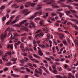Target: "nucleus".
I'll use <instances>...</instances> for the list:
<instances>
[{
  "label": "nucleus",
  "instance_id": "nucleus-1",
  "mask_svg": "<svg viewBox=\"0 0 78 78\" xmlns=\"http://www.w3.org/2000/svg\"><path fill=\"white\" fill-rule=\"evenodd\" d=\"M19 16H17L16 18V20H14L13 21H12V20H9L6 23V24L8 25H12L13 23H16V22H17V21L19 20Z\"/></svg>",
  "mask_w": 78,
  "mask_h": 78
},
{
  "label": "nucleus",
  "instance_id": "nucleus-2",
  "mask_svg": "<svg viewBox=\"0 0 78 78\" xmlns=\"http://www.w3.org/2000/svg\"><path fill=\"white\" fill-rule=\"evenodd\" d=\"M44 2H46V4L47 5H52V6H54L56 5V3L55 2H49L50 1L48 0H44L43 1Z\"/></svg>",
  "mask_w": 78,
  "mask_h": 78
},
{
  "label": "nucleus",
  "instance_id": "nucleus-3",
  "mask_svg": "<svg viewBox=\"0 0 78 78\" xmlns=\"http://www.w3.org/2000/svg\"><path fill=\"white\" fill-rule=\"evenodd\" d=\"M30 11L28 12V10L27 9L23 10L22 12V14H25V15H27L28 14H30Z\"/></svg>",
  "mask_w": 78,
  "mask_h": 78
},
{
  "label": "nucleus",
  "instance_id": "nucleus-4",
  "mask_svg": "<svg viewBox=\"0 0 78 78\" xmlns=\"http://www.w3.org/2000/svg\"><path fill=\"white\" fill-rule=\"evenodd\" d=\"M26 4L27 5H30L32 7H34V5H36V3H31V2H27L26 3Z\"/></svg>",
  "mask_w": 78,
  "mask_h": 78
},
{
  "label": "nucleus",
  "instance_id": "nucleus-5",
  "mask_svg": "<svg viewBox=\"0 0 78 78\" xmlns=\"http://www.w3.org/2000/svg\"><path fill=\"white\" fill-rule=\"evenodd\" d=\"M71 25L72 27H73V28L74 27L75 28L76 30H78V27L76 25L72 23Z\"/></svg>",
  "mask_w": 78,
  "mask_h": 78
},
{
  "label": "nucleus",
  "instance_id": "nucleus-6",
  "mask_svg": "<svg viewBox=\"0 0 78 78\" xmlns=\"http://www.w3.org/2000/svg\"><path fill=\"white\" fill-rule=\"evenodd\" d=\"M70 20L74 22L76 25H78V21H77L75 19H71Z\"/></svg>",
  "mask_w": 78,
  "mask_h": 78
},
{
  "label": "nucleus",
  "instance_id": "nucleus-7",
  "mask_svg": "<svg viewBox=\"0 0 78 78\" xmlns=\"http://www.w3.org/2000/svg\"><path fill=\"white\" fill-rule=\"evenodd\" d=\"M22 25V23H19V24H16L13 25V27H20Z\"/></svg>",
  "mask_w": 78,
  "mask_h": 78
},
{
  "label": "nucleus",
  "instance_id": "nucleus-8",
  "mask_svg": "<svg viewBox=\"0 0 78 78\" xmlns=\"http://www.w3.org/2000/svg\"><path fill=\"white\" fill-rule=\"evenodd\" d=\"M59 37L60 39H63L64 37H65L64 35L62 34H60Z\"/></svg>",
  "mask_w": 78,
  "mask_h": 78
},
{
  "label": "nucleus",
  "instance_id": "nucleus-9",
  "mask_svg": "<svg viewBox=\"0 0 78 78\" xmlns=\"http://www.w3.org/2000/svg\"><path fill=\"white\" fill-rule=\"evenodd\" d=\"M10 48L11 49H12L13 48V47L12 46V44H8L7 46V48Z\"/></svg>",
  "mask_w": 78,
  "mask_h": 78
},
{
  "label": "nucleus",
  "instance_id": "nucleus-10",
  "mask_svg": "<svg viewBox=\"0 0 78 78\" xmlns=\"http://www.w3.org/2000/svg\"><path fill=\"white\" fill-rule=\"evenodd\" d=\"M38 53L39 54V55L40 56H43V52H42V51L41 50L38 51Z\"/></svg>",
  "mask_w": 78,
  "mask_h": 78
},
{
  "label": "nucleus",
  "instance_id": "nucleus-11",
  "mask_svg": "<svg viewBox=\"0 0 78 78\" xmlns=\"http://www.w3.org/2000/svg\"><path fill=\"white\" fill-rule=\"evenodd\" d=\"M52 72L53 73H54V74H58V72L57 70H56V69L53 70Z\"/></svg>",
  "mask_w": 78,
  "mask_h": 78
},
{
  "label": "nucleus",
  "instance_id": "nucleus-12",
  "mask_svg": "<svg viewBox=\"0 0 78 78\" xmlns=\"http://www.w3.org/2000/svg\"><path fill=\"white\" fill-rule=\"evenodd\" d=\"M40 9H42V6H41L40 5H38L37 8H36V9L37 10H39Z\"/></svg>",
  "mask_w": 78,
  "mask_h": 78
},
{
  "label": "nucleus",
  "instance_id": "nucleus-13",
  "mask_svg": "<svg viewBox=\"0 0 78 78\" xmlns=\"http://www.w3.org/2000/svg\"><path fill=\"white\" fill-rule=\"evenodd\" d=\"M33 55L34 56V57H35V58H39V59H40L41 58V57L38 56H37L36 54H33Z\"/></svg>",
  "mask_w": 78,
  "mask_h": 78
},
{
  "label": "nucleus",
  "instance_id": "nucleus-14",
  "mask_svg": "<svg viewBox=\"0 0 78 78\" xmlns=\"http://www.w3.org/2000/svg\"><path fill=\"white\" fill-rule=\"evenodd\" d=\"M1 38L2 40V42H3V39L4 38V37L3 35L2 34H1Z\"/></svg>",
  "mask_w": 78,
  "mask_h": 78
},
{
  "label": "nucleus",
  "instance_id": "nucleus-15",
  "mask_svg": "<svg viewBox=\"0 0 78 78\" xmlns=\"http://www.w3.org/2000/svg\"><path fill=\"white\" fill-rule=\"evenodd\" d=\"M11 75H12V76H15V77H17V78L20 77V76H19L18 75H16L13 74H12Z\"/></svg>",
  "mask_w": 78,
  "mask_h": 78
},
{
  "label": "nucleus",
  "instance_id": "nucleus-16",
  "mask_svg": "<svg viewBox=\"0 0 78 78\" xmlns=\"http://www.w3.org/2000/svg\"><path fill=\"white\" fill-rule=\"evenodd\" d=\"M37 34V35H36L35 36V38H37V37L38 36L39 37H40V36H41V34Z\"/></svg>",
  "mask_w": 78,
  "mask_h": 78
},
{
  "label": "nucleus",
  "instance_id": "nucleus-17",
  "mask_svg": "<svg viewBox=\"0 0 78 78\" xmlns=\"http://www.w3.org/2000/svg\"><path fill=\"white\" fill-rule=\"evenodd\" d=\"M36 17V16H30V17L29 18V19H30V20H32V19H33L34 18V17Z\"/></svg>",
  "mask_w": 78,
  "mask_h": 78
},
{
  "label": "nucleus",
  "instance_id": "nucleus-18",
  "mask_svg": "<svg viewBox=\"0 0 78 78\" xmlns=\"http://www.w3.org/2000/svg\"><path fill=\"white\" fill-rule=\"evenodd\" d=\"M14 70L16 72H19V71H20V69L18 68H15L14 69Z\"/></svg>",
  "mask_w": 78,
  "mask_h": 78
},
{
  "label": "nucleus",
  "instance_id": "nucleus-19",
  "mask_svg": "<svg viewBox=\"0 0 78 78\" xmlns=\"http://www.w3.org/2000/svg\"><path fill=\"white\" fill-rule=\"evenodd\" d=\"M52 67L54 70H56V68L55 65L54 66H52Z\"/></svg>",
  "mask_w": 78,
  "mask_h": 78
},
{
  "label": "nucleus",
  "instance_id": "nucleus-20",
  "mask_svg": "<svg viewBox=\"0 0 78 78\" xmlns=\"http://www.w3.org/2000/svg\"><path fill=\"white\" fill-rule=\"evenodd\" d=\"M5 6L4 5H2L0 9L1 10H3V9H5Z\"/></svg>",
  "mask_w": 78,
  "mask_h": 78
},
{
  "label": "nucleus",
  "instance_id": "nucleus-21",
  "mask_svg": "<svg viewBox=\"0 0 78 78\" xmlns=\"http://www.w3.org/2000/svg\"><path fill=\"white\" fill-rule=\"evenodd\" d=\"M55 77L57 78H63V77H62L61 76L59 75H57L55 76Z\"/></svg>",
  "mask_w": 78,
  "mask_h": 78
},
{
  "label": "nucleus",
  "instance_id": "nucleus-22",
  "mask_svg": "<svg viewBox=\"0 0 78 78\" xmlns=\"http://www.w3.org/2000/svg\"><path fill=\"white\" fill-rule=\"evenodd\" d=\"M20 48H24L25 47H24V45H23V44H21L20 45Z\"/></svg>",
  "mask_w": 78,
  "mask_h": 78
},
{
  "label": "nucleus",
  "instance_id": "nucleus-23",
  "mask_svg": "<svg viewBox=\"0 0 78 78\" xmlns=\"http://www.w3.org/2000/svg\"><path fill=\"white\" fill-rule=\"evenodd\" d=\"M27 21V20H24L22 22V23H21V24L22 25L23 23H25Z\"/></svg>",
  "mask_w": 78,
  "mask_h": 78
},
{
  "label": "nucleus",
  "instance_id": "nucleus-24",
  "mask_svg": "<svg viewBox=\"0 0 78 78\" xmlns=\"http://www.w3.org/2000/svg\"><path fill=\"white\" fill-rule=\"evenodd\" d=\"M21 40L23 42H24V43H25V44H27V42L24 41V38L23 37H22L21 38Z\"/></svg>",
  "mask_w": 78,
  "mask_h": 78
},
{
  "label": "nucleus",
  "instance_id": "nucleus-25",
  "mask_svg": "<svg viewBox=\"0 0 78 78\" xmlns=\"http://www.w3.org/2000/svg\"><path fill=\"white\" fill-rule=\"evenodd\" d=\"M40 24L41 26H43L44 23H43V21H41L40 22Z\"/></svg>",
  "mask_w": 78,
  "mask_h": 78
},
{
  "label": "nucleus",
  "instance_id": "nucleus-26",
  "mask_svg": "<svg viewBox=\"0 0 78 78\" xmlns=\"http://www.w3.org/2000/svg\"><path fill=\"white\" fill-rule=\"evenodd\" d=\"M2 59L3 60V61H5L6 62L8 61V59L6 58H2Z\"/></svg>",
  "mask_w": 78,
  "mask_h": 78
},
{
  "label": "nucleus",
  "instance_id": "nucleus-27",
  "mask_svg": "<svg viewBox=\"0 0 78 78\" xmlns=\"http://www.w3.org/2000/svg\"><path fill=\"white\" fill-rule=\"evenodd\" d=\"M6 11L7 14H8L9 12H10V9H7Z\"/></svg>",
  "mask_w": 78,
  "mask_h": 78
},
{
  "label": "nucleus",
  "instance_id": "nucleus-28",
  "mask_svg": "<svg viewBox=\"0 0 78 78\" xmlns=\"http://www.w3.org/2000/svg\"><path fill=\"white\" fill-rule=\"evenodd\" d=\"M66 13V14H70V12L69 11H68L67 10L65 11H64Z\"/></svg>",
  "mask_w": 78,
  "mask_h": 78
},
{
  "label": "nucleus",
  "instance_id": "nucleus-29",
  "mask_svg": "<svg viewBox=\"0 0 78 78\" xmlns=\"http://www.w3.org/2000/svg\"><path fill=\"white\" fill-rule=\"evenodd\" d=\"M46 10L48 11H52L53 10L51 9H46Z\"/></svg>",
  "mask_w": 78,
  "mask_h": 78
},
{
  "label": "nucleus",
  "instance_id": "nucleus-30",
  "mask_svg": "<svg viewBox=\"0 0 78 78\" xmlns=\"http://www.w3.org/2000/svg\"><path fill=\"white\" fill-rule=\"evenodd\" d=\"M62 15H64V14H62V13H60L59 14V16L60 18H61L62 17Z\"/></svg>",
  "mask_w": 78,
  "mask_h": 78
},
{
  "label": "nucleus",
  "instance_id": "nucleus-31",
  "mask_svg": "<svg viewBox=\"0 0 78 78\" xmlns=\"http://www.w3.org/2000/svg\"><path fill=\"white\" fill-rule=\"evenodd\" d=\"M24 59H25V60H24V61H26V62H28V61L29 60V59L27 58L24 57Z\"/></svg>",
  "mask_w": 78,
  "mask_h": 78
},
{
  "label": "nucleus",
  "instance_id": "nucleus-32",
  "mask_svg": "<svg viewBox=\"0 0 78 78\" xmlns=\"http://www.w3.org/2000/svg\"><path fill=\"white\" fill-rule=\"evenodd\" d=\"M49 19L51 20L52 21H55V19L52 17H50L49 18Z\"/></svg>",
  "mask_w": 78,
  "mask_h": 78
},
{
  "label": "nucleus",
  "instance_id": "nucleus-33",
  "mask_svg": "<svg viewBox=\"0 0 78 78\" xmlns=\"http://www.w3.org/2000/svg\"><path fill=\"white\" fill-rule=\"evenodd\" d=\"M63 44H64V45H67V41H63Z\"/></svg>",
  "mask_w": 78,
  "mask_h": 78
},
{
  "label": "nucleus",
  "instance_id": "nucleus-34",
  "mask_svg": "<svg viewBox=\"0 0 78 78\" xmlns=\"http://www.w3.org/2000/svg\"><path fill=\"white\" fill-rule=\"evenodd\" d=\"M6 17L5 16H3L2 18V20L3 21H5V20H6Z\"/></svg>",
  "mask_w": 78,
  "mask_h": 78
},
{
  "label": "nucleus",
  "instance_id": "nucleus-35",
  "mask_svg": "<svg viewBox=\"0 0 78 78\" xmlns=\"http://www.w3.org/2000/svg\"><path fill=\"white\" fill-rule=\"evenodd\" d=\"M4 72H6V71H8V68L6 67L5 68H4Z\"/></svg>",
  "mask_w": 78,
  "mask_h": 78
},
{
  "label": "nucleus",
  "instance_id": "nucleus-36",
  "mask_svg": "<svg viewBox=\"0 0 78 78\" xmlns=\"http://www.w3.org/2000/svg\"><path fill=\"white\" fill-rule=\"evenodd\" d=\"M11 65H12V63L11 62H9L7 63V66H11Z\"/></svg>",
  "mask_w": 78,
  "mask_h": 78
},
{
  "label": "nucleus",
  "instance_id": "nucleus-37",
  "mask_svg": "<svg viewBox=\"0 0 78 78\" xmlns=\"http://www.w3.org/2000/svg\"><path fill=\"white\" fill-rule=\"evenodd\" d=\"M58 69L59 70V71H61L62 70V68L61 67H60L59 68V67H57Z\"/></svg>",
  "mask_w": 78,
  "mask_h": 78
},
{
  "label": "nucleus",
  "instance_id": "nucleus-38",
  "mask_svg": "<svg viewBox=\"0 0 78 78\" xmlns=\"http://www.w3.org/2000/svg\"><path fill=\"white\" fill-rule=\"evenodd\" d=\"M16 6H17V4H15L12 5V8H14V7H16Z\"/></svg>",
  "mask_w": 78,
  "mask_h": 78
},
{
  "label": "nucleus",
  "instance_id": "nucleus-39",
  "mask_svg": "<svg viewBox=\"0 0 78 78\" xmlns=\"http://www.w3.org/2000/svg\"><path fill=\"white\" fill-rule=\"evenodd\" d=\"M41 66H40V68H38V70H39L40 72H42V69H41Z\"/></svg>",
  "mask_w": 78,
  "mask_h": 78
},
{
  "label": "nucleus",
  "instance_id": "nucleus-40",
  "mask_svg": "<svg viewBox=\"0 0 78 78\" xmlns=\"http://www.w3.org/2000/svg\"><path fill=\"white\" fill-rule=\"evenodd\" d=\"M34 76H36V77H39V75H38V74H37V73H35L34 74Z\"/></svg>",
  "mask_w": 78,
  "mask_h": 78
},
{
  "label": "nucleus",
  "instance_id": "nucleus-41",
  "mask_svg": "<svg viewBox=\"0 0 78 78\" xmlns=\"http://www.w3.org/2000/svg\"><path fill=\"white\" fill-rule=\"evenodd\" d=\"M74 42L75 43H76V44H77V45L78 46V41L77 40L75 39L74 41Z\"/></svg>",
  "mask_w": 78,
  "mask_h": 78
},
{
  "label": "nucleus",
  "instance_id": "nucleus-42",
  "mask_svg": "<svg viewBox=\"0 0 78 78\" xmlns=\"http://www.w3.org/2000/svg\"><path fill=\"white\" fill-rule=\"evenodd\" d=\"M42 31L41 30H38L36 32V33H41Z\"/></svg>",
  "mask_w": 78,
  "mask_h": 78
},
{
  "label": "nucleus",
  "instance_id": "nucleus-43",
  "mask_svg": "<svg viewBox=\"0 0 78 78\" xmlns=\"http://www.w3.org/2000/svg\"><path fill=\"white\" fill-rule=\"evenodd\" d=\"M45 59L47 60H48V61H51V59L47 57H45Z\"/></svg>",
  "mask_w": 78,
  "mask_h": 78
},
{
  "label": "nucleus",
  "instance_id": "nucleus-44",
  "mask_svg": "<svg viewBox=\"0 0 78 78\" xmlns=\"http://www.w3.org/2000/svg\"><path fill=\"white\" fill-rule=\"evenodd\" d=\"M27 64L28 66H30V67H33V65H32V64L30 63H27Z\"/></svg>",
  "mask_w": 78,
  "mask_h": 78
},
{
  "label": "nucleus",
  "instance_id": "nucleus-45",
  "mask_svg": "<svg viewBox=\"0 0 78 78\" xmlns=\"http://www.w3.org/2000/svg\"><path fill=\"white\" fill-rule=\"evenodd\" d=\"M20 61L21 63H22V64H25V62H24V60H20Z\"/></svg>",
  "mask_w": 78,
  "mask_h": 78
},
{
  "label": "nucleus",
  "instance_id": "nucleus-46",
  "mask_svg": "<svg viewBox=\"0 0 78 78\" xmlns=\"http://www.w3.org/2000/svg\"><path fill=\"white\" fill-rule=\"evenodd\" d=\"M10 30V28L9 27L7 28L6 30H5V32H7V31H9Z\"/></svg>",
  "mask_w": 78,
  "mask_h": 78
},
{
  "label": "nucleus",
  "instance_id": "nucleus-47",
  "mask_svg": "<svg viewBox=\"0 0 78 78\" xmlns=\"http://www.w3.org/2000/svg\"><path fill=\"white\" fill-rule=\"evenodd\" d=\"M38 13L39 14H42V10H40Z\"/></svg>",
  "mask_w": 78,
  "mask_h": 78
},
{
  "label": "nucleus",
  "instance_id": "nucleus-48",
  "mask_svg": "<svg viewBox=\"0 0 78 78\" xmlns=\"http://www.w3.org/2000/svg\"><path fill=\"white\" fill-rule=\"evenodd\" d=\"M24 8V6L23 5H22L21 6H20V9H23Z\"/></svg>",
  "mask_w": 78,
  "mask_h": 78
},
{
  "label": "nucleus",
  "instance_id": "nucleus-49",
  "mask_svg": "<svg viewBox=\"0 0 78 78\" xmlns=\"http://www.w3.org/2000/svg\"><path fill=\"white\" fill-rule=\"evenodd\" d=\"M49 58H51V59H53V60H54L55 59V58H54V57H53V56H50Z\"/></svg>",
  "mask_w": 78,
  "mask_h": 78
},
{
  "label": "nucleus",
  "instance_id": "nucleus-50",
  "mask_svg": "<svg viewBox=\"0 0 78 78\" xmlns=\"http://www.w3.org/2000/svg\"><path fill=\"white\" fill-rule=\"evenodd\" d=\"M54 33H55V34H57L58 35L60 34H59V33L57 32H54Z\"/></svg>",
  "mask_w": 78,
  "mask_h": 78
},
{
  "label": "nucleus",
  "instance_id": "nucleus-51",
  "mask_svg": "<svg viewBox=\"0 0 78 78\" xmlns=\"http://www.w3.org/2000/svg\"><path fill=\"white\" fill-rule=\"evenodd\" d=\"M55 61H61V60L59 59L58 58H55Z\"/></svg>",
  "mask_w": 78,
  "mask_h": 78
},
{
  "label": "nucleus",
  "instance_id": "nucleus-52",
  "mask_svg": "<svg viewBox=\"0 0 78 78\" xmlns=\"http://www.w3.org/2000/svg\"><path fill=\"white\" fill-rule=\"evenodd\" d=\"M24 30L26 31H27V32H28V31H29V29L27 28H24Z\"/></svg>",
  "mask_w": 78,
  "mask_h": 78
},
{
  "label": "nucleus",
  "instance_id": "nucleus-53",
  "mask_svg": "<svg viewBox=\"0 0 78 78\" xmlns=\"http://www.w3.org/2000/svg\"><path fill=\"white\" fill-rule=\"evenodd\" d=\"M7 54L9 55V56H11V52H7Z\"/></svg>",
  "mask_w": 78,
  "mask_h": 78
},
{
  "label": "nucleus",
  "instance_id": "nucleus-54",
  "mask_svg": "<svg viewBox=\"0 0 78 78\" xmlns=\"http://www.w3.org/2000/svg\"><path fill=\"white\" fill-rule=\"evenodd\" d=\"M41 19V18H36L35 19V20H40Z\"/></svg>",
  "mask_w": 78,
  "mask_h": 78
},
{
  "label": "nucleus",
  "instance_id": "nucleus-55",
  "mask_svg": "<svg viewBox=\"0 0 78 78\" xmlns=\"http://www.w3.org/2000/svg\"><path fill=\"white\" fill-rule=\"evenodd\" d=\"M26 70L27 72H30V69L27 68Z\"/></svg>",
  "mask_w": 78,
  "mask_h": 78
},
{
  "label": "nucleus",
  "instance_id": "nucleus-56",
  "mask_svg": "<svg viewBox=\"0 0 78 78\" xmlns=\"http://www.w3.org/2000/svg\"><path fill=\"white\" fill-rule=\"evenodd\" d=\"M23 56H27V55H28L27 54V53H24L23 54Z\"/></svg>",
  "mask_w": 78,
  "mask_h": 78
},
{
  "label": "nucleus",
  "instance_id": "nucleus-57",
  "mask_svg": "<svg viewBox=\"0 0 78 78\" xmlns=\"http://www.w3.org/2000/svg\"><path fill=\"white\" fill-rule=\"evenodd\" d=\"M30 24H31V25H34V23H33V22L32 21H30Z\"/></svg>",
  "mask_w": 78,
  "mask_h": 78
},
{
  "label": "nucleus",
  "instance_id": "nucleus-58",
  "mask_svg": "<svg viewBox=\"0 0 78 78\" xmlns=\"http://www.w3.org/2000/svg\"><path fill=\"white\" fill-rule=\"evenodd\" d=\"M26 35H27V33H26L21 34L22 36H26Z\"/></svg>",
  "mask_w": 78,
  "mask_h": 78
},
{
  "label": "nucleus",
  "instance_id": "nucleus-59",
  "mask_svg": "<svg viewBox=\"0 0 78 78\" xmlns=\"http://www.w3.org/2000/svg\"><path fill=\"white\" fill-rule=\"evenodd\" d=\"M36 43H37V42L36 41V40H34L33 41V44H35Z\"/></svg>",
  "mask_w": 78,
  "mask_h": 78
},
{
  "label": "nucleus",
  "instance_id": "nucleus-60",
  "mask_svg": "<svg viewBox=\"0 0 78 78\" xmlns=\"http://www.w3.org/2000/svg\"><path fill=\"white\" fill-rule=\"evenodd\" d=\"M73 5H74V6H78V4H76V3H73Z\"/></svg>",
  "mask_w": 78,
  "mask_h": 78
},
{
  "label": "nucleus",
  "instance_id": "nucleus-61",
  "mask_svg": "<svg viewBox=\"0 0 78 78\" xmlns=\"http://www.w3.org/2000/svg\"><path fill=\"white\" fill-rule=\"evenodd\" d=\"M16 3H19L21 1L20 0H16Z\"/></svg>",
  "mask_w": 78,
  "mask_h": 78
},
{
  "label": "nucleus",
  "instance_id": "nucleus-62",
  "mask_svg": "<svg viewBox=\"0 0 78 78\" xmlns=\"http://www.w3.org/2000/svg\"><path fill=\"white\" fill-rule=\"evenodd\" d=\"M31 61H36V59L35 58H31Z\"/></svg>",
  "mask_w": 78,
  "mask_h": 78
},
{
  "label": "nucleus",
  "instance_id": "nucleus-63",
  "mask_svg": "<svg viewBox=\"0 0 78 78\" xmlns=\"http://www.w3.org/2000/svg\"><path fill=\"white\" fill-rule=\"evenodd\" d=\"M16 12V10H14L12 12V14H14Z\"/></svg>",
  "mask_w": 78,
  "mask_h": 78
},
{
  "label": "nucleus",
  "instance_id": "nucleus-64",
  "mask_svg": "<svg viewBox=\"0 0 78 78\" xmlns=\"http://www.w3.org/2000/svg\"><path fill=\"white\" fill-rule=\"evenodd\" d=\"M12 3V1H10L8 3V5H10V4H11Z\"/></svg>",
  "mask_w": 78,
  "mask_h": 78
}]
</instances>
